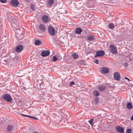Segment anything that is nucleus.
<instances>
[{"mask_svg":"<svg viewBox=\"0 0 133 133\" xmlns=\"http://www.w3.org/2000/svg\"><path fill=\"white\" fill-rule=\"evenodd\" d=\"M2 98L5 101L10 103H12L13 99L12 97L9 94H4L2 97Z\"/></svg>","mask_w":133,"mask_h":133,"instance_id":"1","label":"nucleus"},{"mask_svg":"<svg viewBox=\"0 0 133 133\" xmlns=\"http://www.w3.org/2000/svg\"><path fill=\"white\" fill-rule=\"evenodd\" d=\"M42 20L44 23H48L50 22L51 19L48 16L45 15L42 16Z\"/></svg>","mask_w":133,"mask_h":133,"instance_id":"2","label":"nucleus"},{"mask_svg":"<svg viewBox=\"0 0 133 133\" xmlns=\"http://www.w3.org/2000/svg\"><path fill=\"white\" fill-rule=\"evenodd\" d=\"M10 3L12 6L16 7L18 6L19 3L17 0H11L10 1Z\"/></svg>","mask_w":133,"mask_h":133,"instance_id":"3","label":"nucleus"},{"mask_svg":"<svg viewBox=\"0 0 133 133\" xmlns=\"http://www.w3.org/2000/svg\"><path fill=\"white\" fill-rule=\"evenodd\" d=\"M110 52L113 54H116L117 52V50L115 46L113 45H111L109 47Z\"/></svg>","mask_w":133,"mask_h":133,"instance_id":"4","label":"nucleus"},{"mask_svg":"<svg viewBox=\"0 0 133 133\" xmlns=\"http://www.w3.org/2000/svg\"><path fill=\"white\" fill-rule=\"evenodd\" d=\"M7 131L10 133L15 130V128L13 125H8L7 128Z\"/></svg>","mask_w":133,"mask_h":133,"instance_id":"5","label":"nucleus"},{"mask_svg":"<svg viewBox=\"0 0 133 133\" xmlns=\"http://www.w3.org/2000/svg\"><path fill=\"white\" fill-rule=\"evenodd\" d=\"M24 48L23 45H18L15 48V51L17 52H20L22 51Z\"/></svg>","mask_w":133,"mask_h":133,"instance_id":"6","label":"nucleus"},{"mask_svg":"<svg viewBox=\"0 0 133 133\" xmlns=\"http://www.w3.org/2000/svg\"><path fill=\"white\" fill-rule=\"evenodd\" d=\"M114 77L115 79L119 81L121 79V76L119 72H116L114 74Z\"/></svg>","mask_w":133,"mask_h":133,"instance_id":"7","label":"nucleus"},{"mask_svg":"<svg viewBox=\"0 0 133 133\" xmlns=\"http://www.w3.org/2000/svg\"><path fill=\"white\" fill-rule=\"evenodd\" d=\"M48 31L49 33H55V30L54 28L51 26H48Z\"/></svg>","mask_w":133,"mask_h":133,"instance_id":"8","label":"nucleus"},{"mask_svg":"<svg viewBox=\"0 0 133 133\" xmlns=\"http://www.w3.org/2000/svg\"><path fill=\"white\" fill-rule=\"evenodd\" d=\"M50 54V52L49 50H44L42 51L41 54L43 57H45L49 56Z\"/></svg>","mask_w":133,"mask_h":133,"instance_id":"9","label":"nucleus"},{"mask_svg":"<svg viewBox=\"0 0 133 133\" xmlns=\"http://www.w3.org/2000/svg\"><path fill=\"white\" fill-rule=\"evenodd\" d=\"M105 54L104 51L103 50H100L96 52V55L95 56V57H96L98 56H103Z\"/></svg>","mask_w":133,"mask_h":133,"instance_id":"10","label":"nucleus"},{"mask_svg":"<svg viewBox=\"0 0 133 133\" xmlns=\"http://www.w3.org/2000/svg\"><path fill=\"white\" fill-rule=\"evenodd\" d=\"M116 130L120 133H124V129L120 126L116 127Z\"/></svg>","mask_w":133,"mask_h":133,"instance_id":"11","label":"nucleus"},{"mask_svg":"<svg viewBox=\"0 0 133 133\" xmlns=\"http://www.w3.org/2000/svg\"><path fill=\"white\" fill-rule=\"evenodd\" d=\"M39 29L42 32H44L46 30V27L42 24H40L39 26Z\"/></svg>","mask_w":133,"mask_h":133,"instance_id":"12","label":"nucleus"},{"mask_svg":"<svg viewBox=\"0 0 133 133\" xmlns=\"http://www.w3.org/2000/svg\"><path fill=\"white\" fill-rule=\"evenodd\" d=\"M54 2V0H48L46 3V5L48 6H51Z\"/></svg>","mask_w":133,"mask_h":133,"instance_id":"13","label":"nucleus"},{"mask_svg":"<svg viewBox=\"0 0 133 133\" xmlns=\"http://www.w3.org/2000/svg\"><path fill=\"white\" fill-rule=\"evenodd\" d=\"M101 72L104 74H107L109 72V69L108 68H101Z\"/></svg>","mask_w":133,"mask_h":133,"instance_id":"14","label":"nucleus"},{"mask_svg":"<svg viewBox=\"0 0 133 133\" xmlns=\"http://www.w3.org/2000/svg\"><path fill=\"white\" fill-rule=\"evenodd\" d=\"M18 20H17L15 22L16 23H11V25L12 26L14 27L15 28H19L18 27H19V24L18 22Z\"/></svg>","mask_w":133,"mask_h":133,"instance_id":"15","label":"nucleus"},{"mask_svg":"<svg viewBox=\"0 0 133 133\" xmlns=\"http://www.w3.org/2000/svg\"><path fill=\"white\" fill-rule=\"evenodd\" d=\"M95 38V36L93 35H89L87 38V39L90 41H93Z\"/></svg>","mask_w":133,"mask_h":133,"instance_id":"16","label":"nucleus"},{"mask_svg":"<svg viewBox=\"0 0 133 133\" xmlns=\"http://www.w3.org/2000/svg\"><path fill=\"white\" fill-rule=\"evenodd\" d=\"M98 89L100 91H102L105 90L106 89V87L105 86L102 85L99 86Z\"/></svg>","mask_w":133,"mask_h":133,"instance_id":"17","label":"nucleus"},{"mask_svg":"<svg viewBox=\"0 0 133 133\" xmlns=\"http://www.w3.org/2000/svg\"><path fill=\"white\" fill-rule=\"evenodd\" d=\"M42 43L41 41L38 39H37L35 40V44L36 46H39Z\"/></svg>","mask_w":133,"mask_h":133,"instance_id":"18","label":"nucleus"},{"mask_svg":"<svg viewBox=\"0 0 133 133\" xmlns=\"http://www.w3.org/2000/svg\"><path fill=\"white\" fill-rule=\"evenodd\" d=\"M127 108L129 110L131 109L132 108V106L131 102H129L127 104Z\"/></svg>","mask_w":133,"mask_h":133,"instance_id":"19","label":"nucleus"},{"mask_svg":"<svg viewBox=\"0 0 133 133\" xmlns=\"http://www.w3.org/2000/svg\"><path fill=\"white\" fill-rule=\"evenodd\" d=\"M82 29L80 28H78L75 29V32L76 33H81L82 32Z\"/></svg>","mask_w":133,"mask_h":133,"instance_id":"20","label":"nucleus"},{"mask_svg":"<svg viewBox=\"0 0 133 133\" xmlns=\"http://www.w3.org/2000/svg\"><path fill=\"white\" fill-rule=\"evenodd\" d=\"M36 6L34 4L31 3L30 5V8L33 11H35L36 10Z\"/></svg>","mask_w":133,"mask_h":133,"instance_id":"21","label":"nucleus"},{"mask_svg":"<svg viewBox=\"0 0 133 133\" xmlns=\"http://www.w3.org/2000/svg\"><path fill=\"white\" fill-rule=\"evenodd\" d=\"M72 56L73 58L77 59L79 57L78 55L76 52H74L72 54Z\"/></svg>","mask_w":133,"mask_h":133,"instance_id":"22","label":"nucleus"},{"mask_svg":"<svg viewBox=\"0 0 133 133\" xmlns=\"http://www.w3.org/2000/svg\"><path fill=\"white\" fill-rule=\"evenodd\" d=\"M108 28L110 29H113L115 28V25L112 23H110L108 25Z\"/></svg>","mask_w":133,"mask_h":133,"instance_id":"23","label":"nucleus"},{"mask_svg":"<svg viewBox=\"0 0 133 133\" xmlns=\"http://www.w3.org/2000/svg\"><path fill=\"white\" fill-rule=\"evenodd\" d=\"M94 95L95 96H97L99 95V91L97 90H94L93 93Z\"/></svg>","mask_w":133,"mask_h":133,"instance_id":"24","label":"nucleus"},{"mask_svg":"<svg viewBox=\"0 0 133 133\" xmlns=\"http://www.w3.org/2000/svg\"><path fill=\"white\" fill-rule=\"evenodd\" d=\"M58 60L56 56H55L53 57L52 61H53L54 62H56Z\"/></svg>","mask_w":133,"mask_h":133,"instance_id":"25","label":"nucleus"},{"mask_svg":"<svg viewBox=\"0 0 133 133\" xmlns=\"http://www.w3.org/2000/svg\"><path fill=\"white\" fill-rule=\"evenodd\" d=\"M131 130L130 129H128L126 130V133H131Z\"/></svg>","mask_w":133,"mask_h":133,"instance_id":"26","label":"nucleus"},{"mask_svg":"<svg viewBox=\"0 0 133 133\" xmlns=\"http://www.w3.org/2000/svg\"><path fill=\"white\" fill-rule=\"evenodd\" d=\"M93 120L94 119L93 118L91 119L90 120L88 121V122L91 125H93Z\"/></svg>","mask_w":133,"mask_h":133,"instance_id":"27","label":"nucleus"},{"mask_svg":"<svg viewBox=\"0 0 133 133\" xmlns=\"http://www.w3.org/2000/svg\"><path fill=\"white\" fill-rule=\"evenodd\" d=\"M8 0H1V2L2 3H5Z\"/></svg>","mask_w":133,"mask_h":133,"instance_id":"28","label":"nucleus"},{"mask_svg":"<svg viewBox=\"0 0 133 133\" xmlns=\"http://www.w3.org/2000/svg\"><path fill=\"white\" fill-rule=\"evenodd\" d=\"M8 18L9 20H10V19H12V16H11L10 15H8Z\"/></svg>","mask_w":133,"mask_h":133,"instance_id":"29","label":"nucleus"},{"mask_svg":"<svg viewBox=\"0 0 133 133\" xmlns=\"http://www.w3.org/2000/svg\"><path fill=\"white\" fill-rule=\"evenodd\" d=\"M75 83L74 82L71 81V82H70L69 85L70 86L72 85H75Z\"/></svg>","mask_w":133,"mask_h":133,"instance_id":"30","label":"nucleus"},{"mask_svg":"<svg viewBox=\"0 0 133 133\" xmlns=\"http://www.w3.org/2000/svg\"><path fill=\"white\" fill-rule=\"evenodd\" d=\"M30 118H31L32 119H36V120H37L38 119V118H37L36 117H33V116H30Z\"/></svg>","mask_w":133,"mask_h":133,"instance_id":"31","label":"nucleus"},{"mask_svg":"<svg viewBox=\"0 0 133 133\" xmlns=\"http://www.w3.org/2000/svg\"><path fill=\"white\" fill-rule=\"evenodd\" d=\"M99 34L100 35V36H99V37H102L103 38L105 36V34Z\"/></svg>","mask_w":133,"mask_h":133,"instance_id":"32","label":"nucleus"},{"mask_svg":"<svg viewBox=\"0 0 133 133\" xmlns=\"http://www.w3.org/2000/svg\"><path fill=\"white\" fill-rule=\"evenodd\" d=\"M95 102L96 103H97L99 102V100L98 99V98H95Z\"/></svg>","mask_w":133,"mask_h":133,"instance_id":"33","label":"nucleus"},{"mask_svg":"<svg viewBox=\"0 0 133 133\" xmlns=\"http://www.w3.org/2000/svg\"><path fill=\"white\" fill-rule=\"evenodd\" d=\"M57 59L59 61L61 60L62 59V57L61 56H58L57 57Z\"/></svg>","mask_w":133,"mask_h":133,"instance_id":"34","label":"nucleus"},{"mask_svg":"<svg viewBox=\"0 0 133 133\" xmlns=\"http://www.w3.org/2000/svg\"><path fill=\"white\" fill-rule=\"evenodd\" d=\"M98 61V59H95L94 61V62L98 64L99 63Z\"/></svg>","mask_w":133,"mask_h":133,"instance_id":"35","label":"nucleus"},{"mask_svg":"<svg viewBox=\"0 0 133 133\" xmlns=\"http://www.w3.org/2000/svg\"><path fill=\"white\" fill-rule=\"evenodd\" d=\"M21 114L22 115H23V116H25L26 117H30V116L25 115L24 114Z\"/></svg>","mask_w":133,"mask_h":133,"instance_id":"36","label":"nucleus"},{"mask_svg":"<svg viewBox=\"0 0 133 133\" xmlns=\"http://www.w3.org/2000/svg\"><path fill=\"white\" fill-rule=\"evenodd\" d=\"M128 66V64L127 63H125L124 64V66L125 67H127Z\"/></svg>","mask_w":133,"mask_h":133,"instance_id":"37","label":"nucleus"},{"mask_svg":"<svg viewBox=\"0 0 133 133\" xmlns=\"http://www.w3.org/2000/svg\"><path fill=\"white\" fill-rule=\"evenodd\" d=\"M129 87H132V86L133 85L131 84L130 83L129 84Z\"/></svg>","mask_w":133,"mask_h":133,"instance_id":"38","label":"nucleus"},{"mask_svg":"<svg viewBox=\"0 0 133 133\" xmlns=\"http://www.w3.org/2000/svg\"><path fill=\"white\" fill-rule=\"evenodd\" d=\"M125 79H127L128 80V81H130V80L128 78H127V77H125Z\"/></svg>","mask_w":133,"mask_h":133,"instance_id":"39","label":"nucleus"},{"mask_svg":"<svg viewBox=\"0 0 133 133\" xmlns=\"http://www.w3.org/2000/svg\"><path fill=\"white\" fill-rule=\"evenodd\" d=\"M4 62L5 63H6L7 62V61H8L6 59H4Z\"/></svg>","mask_w":133,"mask_h":133,"instance_id":"40","label":"nucleus"},{"mask_svg":"<svg viewBox=\"0 0 133 133\" xmlns=\"http://www.w3.org/2000/svg\"><path fill=\"white\" fill-rule=\"evenodd\" d=\"M51 36H55L56 34H50Z\"/></svg>","mask_w":133,"mask_h":133,"instance_id":"41","label":"nucleus"},{"mask_svg":"<svg viewBox=\"0 0 133 133\" xmlns=\"http://www.w3.org/2000/svg\"><path fill=\"white\" fill-rule=\"evenodd\" d=\"M37 35L38 36L40 37H43V36H41V35Z\"/></svg>","mask_w":133,"mask_h":133,"instance_id":"42","label":"nucleus"},{"mask_svg":"<svg viewBox=\"0 0 133 133\" xmlns=\"http://www.w3.org/2000/svg\"><path fill=\"white\" fill-rule=\"evenodd\" d=\"M33 133H38V132H34Z\"/></svg>","mask_w":133,"mask_h":133,"instance_id":"43","label":"nucleus"},{"mask_svg":"<svg viewBox=\"0 0 133 133\" xmlns=\"http://www.w3.org/2000/svg\"><path fill=\"white\" fill-rule=\"evenodd\" d=\"M1 32L2 33H3V32L2 31V30L1 31Z\"/></svg>","mask_w":133,"mask_h":133,"instance_id":"44","label":"nucleus"},{"mask_svg":"<svg viewBox=\"0 0 133 133\" xmlns=\"http://www.w3.org/2000/svg\"><path fill=\"white\" fill-rule=\"evenodd\" d=\"M112 36H114V35H113V34H112Z\"/></svg>","mask_w":133,"mask_h":133,"instance_id":"45","label":"nucleus"},{"mask_svg":"<svg viewBox=\"0 0 133 133\" xmlns=\"http://www.w3.org/2000/svg\"><path fill=\"white\" fill-rule=\"evenodd\" d=\"M15 32V33H18L17 32L16 33V32Z\"/></svg>","mask_w":133,"mask_h":133,"instance_id":"46","label":"nucleus"},{"mask_svg":"<svg viewBox=\"0 0 133 133\" xmlns=\"http://www.w3.org/2000/svg\"><path fill=\"white\" fill-rule=\"evenodd\" d=\"M3 63V64H5V63Z\"/></svg>","mask_w":133,"mask_h":133,"instance_id":"47","label":"nucleus"},{"mask_svg":"<svg viewBox=\"0 0 133 133\" xmlns=\"http://www.w3.org/2000/svg\"><path fill=\"white\" fill-rule=\"evenodd\" d=\"M23 33L24 34V33H25V32H23Z\"/></svg>","mask_w":133,"mask_h":133,"instance_id":"48","label":"nucleus"},{"mask_svg":"<svg viewBox=\"0 0 133 133\" xmlns=\"http://www.w3.org/2000/svg\"><path fill=\"white\" fill-rule=\"evenodd\" d=\"M72 35H73V34H71Z\"/></svg>","mask_w":133,"mask_h":133,"instance_id":"49","label":"nucleus"}]
</instances>
